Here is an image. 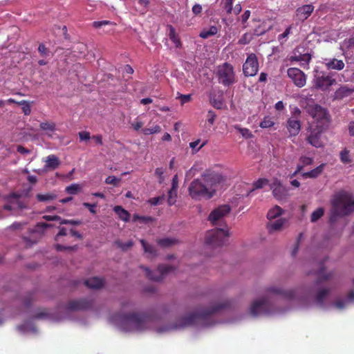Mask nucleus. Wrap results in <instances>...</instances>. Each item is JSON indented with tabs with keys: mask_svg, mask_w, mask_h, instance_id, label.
I'll return each instance as SVG.
<instances>
[{
	"mask_svg": "<svg viewBox=\"0 0 354 354\" xmlns=\"http://www.w3.org/2000/svg\"><path fill=\"white\" fill-rule=\"evenodd\" d=\"M150 316L136 313H129L111 317L112 322H120L122 327L126 331H142L147 328V324L150 322Z\"/></svg>",
	"mask_w": 354,
	"mask_h": 354,
	"instance_id": "1",
	"label": "nucleus"
},
{
	"mask_svg": "<svg viewBox=\"0 0 354 354\" xmlns=\"http://www.w3.org/2000/svg\"><path fill=\"white\" fill-rule=\"evenodd\" d=\"M227 305H228V304L224 302L213 306L202 311L191 313L183 318L182 325H180V326L185 327L196 324H202L205 326H212L213 325V322H211V317L221 309L225 308Z\"/></svg>",
	"mask_w": 354,
	"mask_h": 354,
	"instance_id": "2",
	"label": "nucleus"
},
{
	"mask_svg": "<svg viewBox=\"0 0 354 354\" xmlns=\"http://www.w3.org/2000/svg\"><path fill=\"white\" fill-rule=\"evenodd\" d=\"M332 214L330 216V223H334L337 217H342L351 214L354 211V201L346 192H340L334 195L332 200Z\"/></svg>",
	"mask_w": 354,
	"mask_h": 354,
	"instance_id": "3",
	"label": "nucleus"
},
{
	"mask_svg": "<svg viewBox=\"0 0 354 354\" xmlns=\"http://www.w3.org/2000/svg\"><path fill=\"white\" fill-rule=\"evenodd\" d=\"M190 198L196 201L209 200L216 193L215 186H210L202 183L201 179H195L188 187Z\"/></svg>",
	"mask_w": 354,
	"mask_h": 354,
	"instance_id": "4",
	"label": "nucleus"
},
{
	"mask_svg": "<svg viewBox=\"0 0 354 354\" xmlns=\"http://www.w3.org/2000/svg\"><path fill=\"white\" fill-rule=\"evenodd\" d=\"M306 112L313 118L310 127H328L330 115L326 109L314 102L308 103Z\"/></svg>",
	"mask_w": 354,
	"mask_h": 354,
	"instance_id": "5",
	"label": "nucleus"
},
{
	"mask_svg": "<svg viewBox=\"0 0 354 354\" xmlns=\"http://www.w3.org/2000/svg\"><path fill=\"white\" fill-rule=\"evenodd\" d=\"M229 234L227 230L224 228H214L206 233V245L212 248L221 247L226 241Z\"/></svg>",
	"mask_w": 354,
	"mask_h": 354,
	"instance_id": "6",
	"label": "nucleus"
},
{
	"mask_svg": "<svg viewBox=\"0 0 354 354\" xmlns=\"http://www.w3.org/2000/svg\"><path fill=\"white\" fill-rule=\"evenodd\" d=\"M218 81L224 86H230L235 82V75L232 66L227 62L218 66Z\"/></svg>",
	"mask_w": 354,
	"mask_h": 354,
	"instance_id": "7",
	"label": "nucleus"
},
{
	"mask_svg": "<svg viewBox=\"0 0 354 354\" xmlns=\"http://www.w3.org/2000/svg\"><path fill=\"white\" fill-rule=\"evenodd\" d=\"M93 305L94 299L92 297L71 299L66 304V309L68 310H90Z\"/></svg>",
	"mask_w": 354,
	"mask_h": 354,
	"instance_id": "8",
	"label": "nucleus"
},
{
	"mask_svg": "<svg viewBox=\"0 0 354 354\" xmlns=\"http://www.w3.org/2000/svg\"><path fill=\"white\" fill-rule=\"evenodd\" d=\"M327 127L310 126L309 127V135L307 136V142L315 148L323 147L321 140V135L326 129Z\"/></svg>",
	"mask_w": 354,
	"mask_h": 354,
	"instance_id": "9",
	"label": "nucleus"
},
{
	"mask_svg": "<svg viewBox=\"0 0 354 354\" xmlns=\"http://www.w3.org/2000/svg\"><path fill=\"white\" fill-rule=\"evenodd\" d=\"M142 268L144 269L145 271H146L147 277L155 281H159L162 280V279H164L166 274L174 270L173 267L167 265H160L159 266V267H158L157 270H150L148 268L142 266Z\"/></svg>",
	"mask_w": 354,
	"mask_h": 354,
	"instance_id": "10",
	"label": "nucleus"
},
{
	"mask_svg": "<svg viewBox=\"0 0 354 354\" xmlns=\"http://www.w3.org/2000/svg\"><path fill=\"white\" fill-rule=\"evenodd\" d=\"M230 212V207L224 204L218 205L216 209H213L210 214H209L208 221L211 222L213 225L222 222L224 217H225Z\"/></svg>",
	"mask_w": 354,
	"mask_h": 354,
	"instance_id": "11",
	"label": "nucleus"
},
{
	"mask_svg": "<svg viewBox=\"0 0 354 354\" xmlns=\"http://www.w3.org/2000/svg\"><path fill=\"white\" fill-rule=\"evenodd\" d=\"M270 304L268 299L263 297L252 303L250 306V314L254 317L261 315H268L270 313Z\"/></svg>",
	"mask_w": 354,
	"mask_h": 354,
	"instance_id": "12",
	"label": "nucleus"
},
{
	"mask_svg": "<svg viewBox=\"0 0 354 354\" xmlns=\"http://www.w3.org/2000/svg\"><path fill=\"white\" fill-rule=\"evenodd\" d=\"M201 180L203 184L217 187L224 182V176L218 172L209 169L201 174Z\"/></svg>",
	"mask_w": 354,
	"mask_h": 354,
	"instance_id": "13",
	"label": "nucleus"
},
{
	"mask_svg": "<svg viewBox=\"0 0 354 354\" xmlns=\"http://www.w3.org/2000/svg\"><path fill=\"white\" fill-rule=\"evenodd\" d=\"M259 68L257 58L254 54H250L243 65V73L245 76H254Z\"/></svg>",
	"mask_w": 354,
	"mask_h": 354,
	"instance_id": "14",
	"label": "nucleus"
},
{
	"mask_svg": "<svg viewBox=\"0 0 354 354\" xmlns=\"http://www.w3.org/2000/svg\"><path fill=\"white\" fill-rule=\"evenodd\" d=\"M288 75L292 80L295 86L302 87L306 83L304 73L297 68H290L288 70Z\"/></svg>",
	"mask_w": 354,
	"mask_h": 354,
	"instance_id": "15",
	"label": "nucleus"
},
{
	"mask_svg": "<svg viewBox=\"0 0 354 354\" xmlns=\"http://www.w3.org/2000/svg\"><path fill=\"white\" fill-rule=\"evenodd\" d=\"M271 189H272L273 196L277 200H282L287 196V189L278 179L273 180L272 185H271Z\"/></svg>",
	"mask_w": 354,
	"mask_h": 354,
	"instance_id": "16",
	"label": "nucleus"
},
{
	"mask_svg": "<svg viewBox=\"0 0 354 354\" xmlns=\"http://www.w3.org/2000/svg\"><path fill=\"white\" fill-rule=\"evenodd\" d=\"M210 103L218 110L223 109L224 102L223 101L222 90H212V92L210 93Z\"/></svg>",
	"mask_w": 354,
	"mask_h": 354,
	"instance_id": "17",
	"label": "nucleus"
},
{
	"mask_svg": "<svg viewBox=\"0 0 354 354\" xmlns=\"http://www.w3.org/2000/svg\"><path fill=\"white\" fill-rule=\"evenodd\" d=\"M314 10V6L311 4L304 5L296 10V17L298 20L304 21Z\"/></svg>",
	"mask_w": 354,
	"mask_h": 354,
	"instance_id": "18",
	"label": "nucleus"
},
{
	"mask_svg": "<svg viewBox=\"0 0 354 354\" xmlns=\"http://www.w3.org/2000/svg\"><path fill=\"white\" fill-rule=\"evenodd\" d=\"M317 85L319 87H328L336 85V80L333 75L322 74L317 77Z\"/></svg>",
	"mask_w": 354,
	"mask_h": 354,
	"instance_id": "19",
	"label": "nucleus"
},
{
	"mask_svg": "<svg viewBox=\"0 0 354 354\" xmlns=\"http://www.w3.org/2000/svg\"><path fill=\"white\" fill-rule=\"evenodd\" d=\"M266 292H267L268 294L281 295L288 299H292L295 297V291L292 290H283L281 288L270 287L266 290Z\"/></svg>",
	"mask_w": 354,
	"mask_h": 354,
	"instance_id": "20",
	"label": "nucleus"
},
{
	"mask_svg": "<svg viewBox=\"0 0 354 354\" xmlns=\"http://www.w3.org/2000/svg\"><path fill=\"white\" fill-rule=\"evenodd\" d=\"M301 124L300 120L297 118H290L288 120V130L290 136L298 135L300 131Z\"/></svg>",
	"mask_w": 354,
	"mask_h": 354,
	"instance_id": "21",
	"label": "nucleus"
},
{
	"mask_svg": "<svg viewBox=\"0 0 354 354\" xmlns=\"http://www.w3.org/2000/svg\"><path fill=\"white\" fill-rule=\"evenodd\" d=\"M59 159L55 155H49L47 156L46 160V165H44V169L46 170H54L59 167Z\"/></svg>",
	"mask_w": 354,
	"mask_h": 354,
	"instance_id": "22",
	"label": "nucleus"
},
{
	"mask_svg": "<svg viewBox=\"0 0 354 354\" xmlns=\"http://www.w3.org/2000/svg\"><path fill=\"white\" fill-rule=\"evenodd\" d=\"M325 163H322L315 169L301 174V176L304 178H316L319 177L324 170Z\"/></svg>",
	"mask_w": 354,
	"mask_h": 354,
	"instance_id": "23",
	"label": "nucleus"
},
{
	"mask_svg": "<svg viewBox=\"0 0 354 354\" xmlns=\"http://www.w3.org/2000/svg\"><path fill=\"white\" fill-rule=\"evenodd\" d=\"M86 287L91 289H100L103 287V280L98 277H92L84 281Z\"/></svg>",
	"mask_w": 354,
	"mask_h": 354,
	"instance_id": "24",
	"label": "nucleus"
},
{
	"mask_svg": "<svg viewBox=\"0 0 354 354\" xmlns=\"http://www.w3.org/2000/svg\"><path fill=\"white\" fill-rule=\"evenodd\" d=\"M286 220L283 218H278L274 221H270L267 225L268 231L269 233L279 231L285 224Z\"/></svg>",
	"mask_w": 354,
	"mask_h": 354,
	"instance_id": "25",
	"label": "nucleus"
},
{
	"mask_svg": "<svg viewBox=\"0 0 354 354\" xmlns=\"http://www.w3.org/2000/svg\"><path fill=\"white\" fill-rule=\"evenodd\" d=\"M354 301V290H351L348 292V295L346 297V300L338 299L335 301L334 303V306L339 310L343 309L346 307V304L348 303H351Z\"/></svg>",
	"mask_w": 354,
	"mask_h": 354,
	"instance_id": "26",
	"label": "nucleus"
},
{
	"mask_svg": "<svg viewBox=\"0 0 354 354\" xmlns=\"http://www.w3.org/2000/svg\"><path fill=\"white\" fill-rule=\"evenodd\" d=\"M315 275L318 277V280H317V283L319 284L324 281H327L330 279L333 274L331 272L324 273V266H323V262L320 263V268L319 270L315 272Z\"/></svg>",
	"mask_w": 354,
	"mask_h": 354,
	"instance_id": "27",
	"label": "nucleus"
},
{
	"mask_svg": "<svg viewBox=\"0 0 354 354\" xmlns=\"http://www.w3.org/2000/svg\"><path fill=\"white\" fill-rule=\"evenodd\" d=\"M98 81L104 82V84L102 85L103 87L115 86L118 79L111 74H104L103 77Z\"/></svg>",
	"mask_w": 354,
	"mask_h": 354,
	"instance_id": "28",
	"label": "nucleus"
},
{
	"mask_svg": "<svg viewBox=\"0 0 354 354\" xmlns=\"http://www.w3.org/2000/svg\"><path fill=\"white\" fill-rule=\"evenodd\" d=\"M326 67L328 69H334V70H342L344 67V63L342 60H338L337 59H329L327 62L325 63Z\"/></svg>",
	"mask_w": 354,
	"mask_h": 354,
	"instance_id": "29",
	"label": "nucleus"
},
{
	"mask_svg": "<svg viewBox=\"0 0 354 354\" xmlns=\"http://www.w3.org/2000/svg\"><path fill=\"white\" fill-rule=\"evenodd\" d=\"M113 211L115 212L116 215L119 216L120 220L124 222H128L129 221V213H128V212L121 206L116 205L114 207Z\"/></svg>",
	"mask_w": 354,
	"mask_h": 354,
	"instance_id": "30",
	"label": "nucleus"
},
{
	"mask_svg": "<svg viewBox=\"0 0 354 354\" xmlns=\"http://www.w3.org/2000/svg\"><path fill=\"white\" fill-rule=\"evenodd\" d=\"M178 243L177 239L174 238H163L157 240L158 245L162 248L171 247Z\"/></svg>",
	"mask_w": 354,
	"mask_h": 354,
	"instance_id": "31",
	"label": "nucleus"
},
{
	"mask_svg": "<svg viewBox=\"0 0 354 354\" xmlns=\"http://www.w3.org/2000/svg\"><path fill=\"white\" fill-rule=\"evenodd\" d=\"M283 214V209L279 206L277 205L268 212L267 218L268 220L272 221Z\"/></svg>",
	"mask_w": 354,
	"mask_h": 354,
	"instance_id": "32",
	"label": "nucleus"
},
{
	"mask_svg": "<svg viewBox=\"0 0 354 354\" xmlns=\"http://www.w3.org/2000/svg\"><path fill=\"white\" fill-rule=\"evenodd\" d=\"M328 293L329 290L328 288H322L319 290L318 293H317V296H315V301H317V304H318L319 306H323L324 299L327 295H328Z\"/></svg>",
	"mask_w": 354,
	"mask_h": 354,
	"instance_id": "33",
	"label": "nucleus"
},
{
	"mask_svg": "<svg viewBox=\"0 0 354 354\" xmlns=\"http://www.w3.org/2000/svg\"><path fill=\"white\" fill-rule=\"evenodd\" d=\"M139 242H140V244H142V248H144L145 253L149 254L152 257L156 256V248L153 246H152V245L147 244L144 239H140Z\"/></svg>",
	"mask_w": 354,
	"mask_h": 354,
	"instance_id": "34",
	"label": "nucleus"
},
{
	"mask_svg": "<svg viewBox=\"0 0 354 354\" xmlns=\"http://www.w3.org/2000/svg\"><path fill=\"white\" fill-rule=\"evenodd\" d=\"M169 30V39L175 44L176 48L181 46V42L176 33V30L172 26H168Z\"/></svg>",
	"mask_w": 354,
	"mask_h": 354,
	"instance_id": "35",
	"label": "nucleus"
},
{
	"mask_svg": "<svg viewBox=\"0 0 354 354\" xmlns=\"http://www.w3.org/2000/svg\"><path fill=\"white\" fill-rule=\"evenodd\" d=\"M4 200L8 203L13 204L14 201H17V207L21 208V202L19 201L20 195L15 193H11L8 196H4Z\"/></svg>",
	"mask_w": 354,
	"mask_h": 354,
	"instance_id": "36",
	"label": "nucleus"
},
{
	"mask_svg": "<svg viewBox=\"0 0 354 354\" xmlns=\"http://www.w3.org/2000/svg\"><path fill=\"white\" fill-rule=\"evenodd\" d=\"M311 59V56L308 53H304L303 55H295L292 56L290 58V60L291 62L296 61V62H304L305 64H308Z\"/></svg>",
	"mask_w": 354,
	"mask_h": 354,
	"instance_id": "37",
	"label": "nucleus"
},
{
	"mask_svg": "<svg viewBox=\"0 0 354 354\" xmlns=\"http://www.w3.org/2000/svg\"><path fill=\"white\" fill-rule=\"evenodd\" d=\"M324 214V209L323 207H319V208L315 209V211L313 212V213H311V216H310L311 222L315 223V222L319 221V219L321 217H322Z\"/></svg>",
	"mask_w": 354,
	"mask_h": 354,
	"instance_id": "38",
	"label": "nucleus"
},
{
	"mask_svg": "<svg viewBox=\"0 0 354 354\" xmlns=\"http://www.w3.org/2000/svg\"><path fill=\"white\" fill-rule=\"evenodd\" d=\"M144 135H152L158 133L160 131V127L158 124H155L151 127H147L142 129Z\"/></svg>",
	"mask_w": 354,
	"mask_h": 354,
	"instance_id": "39",
	"label": "nucleus"
},
{
	"mask_svg": "<svg viewBox=\"0 0 354 354\" xmlns=\"http://www.w3.org/2000/svg\"><path fill=\"white\" fill-rule=\"evenodd\" d=\"M55 198L56 195L51 193H48L45 194H38L37 196H36V198H37L38 201L39 202L51 201L55 199Z\"/></svg>",
	"mask_w": 354,
	"mask_h": 354,
	"instance_id": "40",
	"label": "nucleus"
},
{
	"mask_svg": "<svg viewBox=\"0 0 354 354\" xmlns=\"http://www.w3.org/2000/svg\"><path fill=\"white\" fill-rule=\"evenodd\" d=\"M217 32H218L217 27L213 26H211L208 30H203L200 33V37L203 39H207L210 36L216 35L217 33Z\"/></svg>",
	"mask_w": 354,
	"mask_h": 354,
	"instance_id": "41",
	"label": "nucleus"
},
{
	"mask_svg": "<svg viewBox=\"0 0 354 354\" xmlns=\"http://www.w3.org/2000/svg\"><path fill=\"white\" fill-rule=\"evenodd\" d=\"M133 221H138L140 223H151L153 222V218L151 216H142L135 214L133 215Z\"/></svg>",
	"mask_w": 354,
	"mask_h": 354,
	"instance_id": "42",
	"label": "nucleus"
},
{
	"mask_svg": "<svg viewBox=\"0 0 354 354\" xmlns=\"http://www.w3.org/2000/svg\"><path fill=\"white\" fill-rule=\"evenodd\" d=\"M114 245L120 248L122 251H126L132 247L133 243H132L131 241H129L125 243L121 242L120 241H115V242H114Z\"/></svg>",
	"mask_w": 354,
	"mask_h": 354,
	"instance_id": "43",
	"label": "nucleus"
},
{
	"mask_svg": "<svg viewBox=\"0 0 354 354\" xmlns=\"http://www.w3.org/2000/svg\"><path fill=\"white\" fill-rule=\"evenodd\" d=\"M274 125V122L272 120V118L270 116H266L263 118V120L261 121L259 124V127L261 129H269Z\"/></svg>",
	"mask_w": 354,
	"mask_h": 354,
	"instance_id": "44",
	"label": "nucleus"
},
{
	"mask_svg": "<svg viewBox=\"0 0 354 354\" xmlns=\"http://www.w3.org/2000/svg\"><path fill=\"white\" fill-rule=\"evenodd\" d=\"M339 159H341L342 162L344 164L351 162V159L349 156V151L346 149L342 150L341 153H339Z\"/></svg>",
	"mask_w": 354,
	"mask_h": 354,
	"instance_id": "45",
	"label": "nucleus"
},
{
	"mask_svg": "<svg viewBox=\"0 0 354 354\" xmlns=\"http://www.w3.org/2000/svg\"><path fill=\"white\" fill-rule=\"evenodd\" d=\"M65 192L71 195H75L80 192V186L77 184H73L65 187Z\"/></svg>",
	"mask_w": 354,
	"mask_h": 354,
	"instance_id": "46",
	"label": "nucleus"
},
{
	"mask_svg": "<svg viewBox=\"0 0 354 354\" xmlns=\"http://www.w3.org/2000/svg\"><path fill=\"white\" fill-rule=\"evenodd\" d=\"M268 180L264 178H260L256 181H254V184H252V187H254V189H260L265 185H268Z\"/></svg>",
	"mask_w": 354,
	"mask_h": 354,
	"instance_id": "47",
	"label": "nucleus"
},
{
	"mask_svg": "<svg viewBox=\"0 0 354 354\" xmlns=\"http://www.w3.org/2000/svg\"><path fill=\"white\" fill-rule=\"evenodd\" d=\"M40 129L44 131H54L55 130V124L54 122H41Z\"/></svg>",
	"mask_w": 354,
	"mask_h": 354,
	"instance_id": "48",
	"label": "nucleus"
},
{
	"mask_svg": "<svg viewBox=\"0 0 354 354\" xmlns=\"http://www.w3.org/2000/svg\"><path fill=\"white\" fill-rule=\"evenodd\" d=\"M52 227V225H50L46 223H44V222L37 223V224H36V225H35V231L39 232L42 233L43 232H44L45 230L48 229V227Z\"/></svg>",
	"mask_w": 354,
	"mask_h": 354,
	"instance_id": "49",
	"label": "nucleus"
},
{
	"mask_svg": "<svg viewBox=\"0 0 354 354\" xmlns=\"http://www.w3.org/2000/svg\"><path fill=\"white\" fill-rule=\"evenodd\" d=\"M32 104L33 102L23 101V114L24 115H29Z\"/></svg>",
	"mask_w": 354,
	"mask_h": 354,
	"instance_id": "50",
	"label": "nucleus"
},
{
	"mask_svg": "<svg viewBox=\"0 0 354 354\" xmlns=\"http://www.w3.org/2000/svg\"><path fill=\"white\" fill-rule=\"evenodd\" d=\"M104 182H106V185L117 186L120 182V178L113 176H109L106 178V180H104Z\"/></svg>",
	"mask_w": 354,
	"mask_h": 354,
	"instance_id": "51",
	"label": "nucleus"
},
{
	"mask_svg": "<svg viewBox=\"0 0 354 354\" xmlns=\"http://www.w3.org/2000/svg\"><path fill=\"white\" fill-rule=\"evenodd\" d=\"M176 99L180 100V105H183L185 103H187V102H190V100H191V95L190 94L182 95V94H180V93H177Z\"/></svg>",
	"mask_w": 354,
	"mask_h": 354,
	"instance_id": "52",
	"label": "nucleus"
},
{
	"mask_svg": "<svg viewBox=\"0 0 354 354\" xmlns=\"http://www.w3.org/2000/svg\"><path fill=\"white\" fill-rule=\"evenodd\" d=\"M55 248L58 252H62V251H64V250L75 251V250H76L77 246L76 245H74V246H64V245H60V244H56V245H55Z\"/></svg>",
	"mask_w": 354,
	"mask_h": 354,
	"instance_id": "53",
	"label": "nucleus"
},
{
	"mask_svg": "<svg viewBox=\"0 0 354 354\" xmlns=\"http://www.w3.org/2000/svg\"><path fill=\"white\" fill-rule=\"evenodd\" d=\"M78 138L80 141H88L92 137L90 136V133L86 131H81L78 132Z\"/></svg>",
	"mask_w": 354,
	"mask_h": 354,
	"instance_id": "54",
	"label": "nucleus"
},
{
	"mask_svg": "<svg viewBox=\"0 0 354 354\" xmlns=\"http://www.w3.org/2000/svg\"><path fill=\"white\" fill-rule=\"evenodd\" d=\"M236 129L239 130V133H241V136L245 138H250L252 137V134L248 129L236 127Z\"/></svg>",
	"mask_w": 354,
	"mask_h": 354,
	"instance_id": "55",
	"label": "nucleus"
},
{
	"mask_svg": "<svg viewBox=\"0 0 354 354\" xmlns=\"http://www.w3.org/2000/svg\"><path fill=\"white\" fill-rule=\"evenodd\" d=\"M61 225H80L81 221L80 220H68V219H62L61 222H59Z\"/></svg>",
	"mask_w": 354,
	"mask_h": 354,
	"instance_id": "56",
	"label": "nucleus"
},
{
	"mask_svg": "<svg viewBox=\"0 0 354 354\" xmlns=\"http://www.w3.org/2000/svg\"><path fill=\"white\" fill-rule=\"evenodd\" d=\"M215 118H216V114H215L213 111H208V114H207V122H208L209 125H213Z\"/></svg>",
	"mask_w": 354,
	"mask_h": 354,
	"instance_id": "57",
	"label": "nucleus"
},
{
	"mask_svg": "<svg viewBox=\"0 0 354 354\" xmlns=\"http://www.w3.org/2000/svg\"><path fill=\"white\" fill-rule=\"evenodd\" d=\"M299 162L301 163L300 165H310L313 162V159L310 157L301 156L299 158Z\"/></svg>",
	"mask_w": 354,
	"mask_h": 354,
	"instance_id": "58",
	"label": "nucleus"
},
{
	"mask_svg": "<svg viewBox=\"0 0 354 354\" xmlns=\"http://www.w3.org/2000/svg\"><path fill=\"white\" fill-rule=\"evenodd\" d=\"M83 206H84V207L88 209L89 212H91V214H96V210H95L96 203L91 204L87 202H85L83 203Z\"/></svg>",
	"mask_w": 354,
	"mask_h": 354,
	"instance_id": "59",
	"label": "nucleus"
},
{
	"mask_svg": "<svg viewBox=\"0 0 354 354\" xmlns=\"http://www.w3.org/2000/svg\"><path fill=\"white\" fill-rule=\"evenodd\" d=\"M252 39V37L248 33H245L242 37L239 39V44H247L250 43V40Z\"/></svg>",
	"mask_w": 354,
	"mask_h": 354,
	"instance_id": "60",
	"label": "nucleus"
},
{
	"mask_svg": "<svg viewBox=\"0 0 354 354\" xmlns=\"http://www.w3.org/2000/svg\"><path fill=\"white\" fill-rule=\"evenodd\" d=\"M38 51L43 56H47L49 55L50 51L46 48V46L41 44L38 47Z\"/></svg>",
	"mask_w": 354,
	"mask_h": 354,
	"instance_id": "61",
	"label": "nucleus"
},
{
	"mask_svg": "<svg viewBox=\"0 0 354 354\" xmlns=\"http://www.w3.org/2000/svg\"><path fill=\"white\" fill-rule=\"evenodd\" d=\"M143 123L141 121H136L133 123H131V127L136 131H138L140 129H142Z\"/></svg>",
	"mask_w": 354,
	"mask_h": 354,
	"instance_id": "62",
	"label": "nucleus"
},
{
	"mask_svg": "<svg viewBox=\"0 0 354 354\" xmlns=\"http://www.w3.org/2000/svg\"><path fill=\"white\" fill-rule=\"evenodd\" d=\"M111 22L109 21H94L93 23V27L96 28H99L102 27L104 25L109 24Z\"/></svg>",
	"mask_w": 354,
	"mask_h": 354,
	"instance_id": "63",
	"label": "nucleus"
},
{
	"mask_svg": "<svg viewBox=\"0 0 354 354\" xmlns=\"http://www.w3.org/2000/svg\"><path fill=\"white\" fill-rule=\"evenodd\" d=\"M162 174H164V170L162 168H157L155 170V174L158 177H159L160 183L162 181Z\"/></svg>",
	"mask_w": 354,
	"mask_h": 354,
	"instance_id": "64",
	"label": "nucleus"
}]
</instances>
